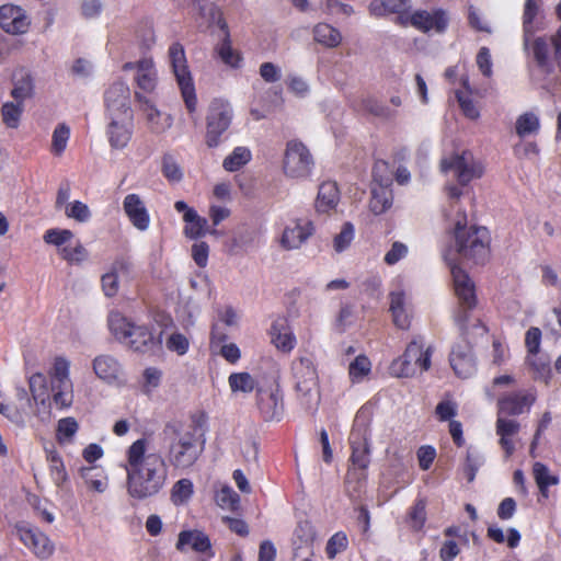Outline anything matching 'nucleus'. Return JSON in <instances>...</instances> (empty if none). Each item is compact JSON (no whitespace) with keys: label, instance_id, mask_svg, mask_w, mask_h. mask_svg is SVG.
I'll return each instance as SVG.
<instances>
[{"label":"nucleus","instance_id":"9b49d317","mask_svg":"<svg viewBox=\"0 0 561 561\" xmlns=\"http://www.w3.org/2000/svg\"><path fill=\"white\" fill-rule=\"evenodd\" d=\"M388 169L385 161H377L373 168V186L371 198L369 201V208L375 215H380L387 211L392 205V191L391 178L383 175Z\"/></svg>","mask_w":561,"mask_h":561},{"label":"nucleus","instance_id":"72a5a7b5","mask_svg":"<svg viewBox=\"0 0 561 561\" xmlns=\"http://www.w3.org/2000/svg\"><path fill=\"white\" fill-rule=\"evenodd\" d=\"M128 263L124 259H118L113 263L112 271L102 276V288L107 297H114L118 291V272H127Z\"/></svg>","mask_w":561,"mask_h":561},{"label":"nucleus","instance_id":"6e6552de","mask_svg":"<svg viewBox=\"0 0 561 561\" xmlns=\"http://www.w3.org/2000/svg\"><path fill=\"white\" fill-rule=\"evenodd\" d=\"M232 116V107L228 102L214 100L210 103L206 117L205 142L207 147L216 148L221 144V136L230 127Z\"/></svg>","mask_w":561,"mask_h":561},{"label":"nucleus","instance_id":"6e6d98bb","mask_svg":"<svg viewBox=\"0 0 561 561\" xmlns=\"http://www.w3.org/2000/svg\"><path fill=\"white\" fill-rule=\"evenodd\" d=\"M162 174L164 178L173 183H178L183 179V172L175 161V159L167 153L162 158Z\"/></svg>","mask_w":561,"mask_h":561},{"label":"nucleus","instance_id":"a19ab883","mask_svg":"<svg viewBox=\"0 0 561 561\" xmlns=\"http://www.w3.org/2000/svg\"><path fill=\"white\" fill-rule=\"evenodd\" d=\"M69 367L70 363L65 357H57L55 359L50 371L51 387L64 385L66 388H69V385H72L69 378Z\"/></svg>","mask_w":561,"mask_h":561},{"label":"nucleus","instance_id":"2f4dec72","mask_svg":"<svg viewBox=\"0 0 561 561\" xmlns=\"http://www.w3.org/2000/svg\"><path fill=\"white\" fill-rule=\"evenodd\" d=\"M368 9L374 16H386L411 9V0H373Z\"/></svg>","mask_w":561,"mask_h":561},{"label":"nucleus","instance_id":"603ef678","mask_svg":"<svg viewBox=\"0 0 561 561\" xmlns=\"http://www.w3.org/2000/svg\"><path fill=\"white\" fill-rule=\"evenodd\" d=\"M354 233H355L354 226L348 221L344 222L341 231L333 239L334 250L337 253H341L344 250H346L351 245V243L354 239Z\"/></svg>","mask_w":561,"mask_h":561},{"label":"nucleus","instance_id":"0e129e2a","mask_svg":"<svg viewBox=\"0 0 561 561\" xmlns=\"http://www.w3.org/2000/svg\"><path fill=\"white\" fill-rule=\"evenodd\" d=\"M362 107L378 117H388L390 115L389 108L374 98L363 99Z\"/></svg>","mask_w":561,"mask_h":561},{"label":"nucleus","instance_id":"423d86ee","mask_svg":"<svg viewBox=\"0 0 561 561\" xmlns=\"http://www.w3.org/2000/svg\"><path fill=\"white\" fill-rule=\"evenodd\" d=\"M108 325L115 337L131 350L145 353L156 344L152 332L145 325H136L119 313L110 316Z\"/></svg>","mask_w":561,"mask_h":561},{"label":"nucleus","instance_id":"a211bd4d","mask_svg":"<svg viewBox=\"0 0 561 561\" xmlns=\"http://www.w3.org/2000/svg\"><path fill=\"white\" fill-rule=\"evenodd\" d=\"M256 405L264 421L279 420L283 414V396L278 389H257Z\"/></svg>","mask_w":561,"mask_h":561},{"label":"nucleus","instance_id":"37998d69","mask_svg":"<svg viewBox=\"0 0 561 561\" xmlns=\"http://www.w3.org/2000/svg\"><path fill=\"white\" fill-rule=\"evenodd\" d=\"M24 104L18 101L5 102L1 108L2 122L8 128H18Z\"/></svg>","mask_w":561,"mask_h":561},{"label":"nucleus","instance_id":"338daca9","mask_svg":"<svg viewBox=\"0 0 561 561\" xmlns=\"http://www.w3.org/2000/svg\"><path fill=\"white\" fill-rule=\"evenodd\" d=\"M541 341V331L536 327H531L525 336V344L529 354H537L539 352Z\"/></svg>","mask_w":561,"mask_h":561},{"label":"nucleus","instance_id":"6ab92c4d","mask_svg":"<svg viewBox=\"0 0 561 561\" xmlns=\"http://www.w3.org/2000/svg\"><path fill=\"white\" fill-rule=\"evenodd\" d=\"M314 232L313 224L309 220H296L294 227H286L280 238L285 250L299 249Z\"/></svg>","mask_w":561,"mask_h":561},{"label":"nucleus","instance_id":"0eeeda50","mask_svg":"<svg viewBox=\"0 0 561 561\" xmlns=\"http://www.w3.org/2000/svg\"><path fill=\"white\" fill-rule=\"evenodd\" d=\"M169 59L186 108L193 113L196 110L197 99L182 44L175 42L169 47Z\"/></svg>","mask_w":561,"mask_h":561},{"label":"nucleus","instance_id":"ddd939ff","mask_svg":"<svg viewBox=\"0 0 561 561\" xmlns=\"http://www.w3.org/2000/svg\"><path fill=\"white\" fill-rule=\"evenodd\" d=\"M440 167L444 172L453 171L462 186L483 174L482 167L473 160L472 154L468 151L455 154L449 160H443Z\"/></svg>","mask_w":561,"mask_h":561},{"label":"nucleus","instance_id":"4c0bfd02","mask_svg":"<svg viewBox=\"0 0 561 561\" xmlns=\"http://www.w3.org/2000/svg\"><path fill=\"white\" fill-rule=\"evenodd\" d=\"M28 386L32 393V399L35 401V403L45 405L46 402L49 401L47 381L43 374H33L28 379Z\"/></svg>","mask_w":561,"mask_h":561},{"label":"nucleus","instance_id":"f8f14e48","mask_svg":"<svg viewBox=\"0 0 561 561\" xmlns=\"http://www.w3.org/2000/svg\"><path fill=\"white\" fill-rule=\"evenodd\" d=\"M348 439L352 448V463L359 469H366L370 463L369 428L368 422L360 414L355 417Z\"/></svg>","mask_w":561,"mask_h":561},{"label":"nucleus","instance_id":"5701e85b","mask_svg":"<svg viewBox=\"0 0 561 561\" xmlns=\"http://www.w3.org/2000/svg\"><path fill=\"white\" fill-rule=\"evenodd\" d=\"M92 368L98 378L107 383L119 381L123 377V367L119 362L108 354L96 356Z\"/></svg>","mask_w":561,"mask_h":561},{"label":"nucleus","instance_id":"864d4df0","mask_svg":"<svg viewBox=\"0 0 561 561\" xmlns=\"http://www.w3.org/2000/svg\"><path fill=\"white\" fill-rule=\"evenodd\" d=\"M426 503L424 500H417L415 504L411 507L408 520L410 526L414 530H420L423 528L426 520Z\"/></svg>","mask_w":561,"mask_h":561},{"label":"nucleus","instance_id":"09e8293b","mask_svg":"<svg viewBox=\"0 0 561 561\" xmlns=\"http://www.w3.org/2000/svg\"><path fill=\"white\" fill-rule=\"evenodd\" d=\"M229 386L233 392L249 393L255 388V380L249 373H234L229 376Z\"/></svg>","mask_w":561,"mask_h":561},{"label":"nucleus","instance_id":"a18cd8bd","mask_svg":"<svg viewBox=\"0 0 561 561\" xmlns=\"http://www.w3.org/2000/svg\"><path fill=\"white\" fill-rule=\"evenodd\" d=\"M80 476L90 489L99 493H103L107 488L106 478L94 467L82 468Z\"/></svg>","mask_w":561,"mask_h":561},{"label":"nucleus","instance_id":"393cba45","mask_svg":"<svg viewBox=\"0 0 561 561\" xmlns=\"http://www.w3.org/2000/svg\"><path fill=\"white\" fill-rule=\"evenodd\" d=\"M271 341L275 347L284 353H289L296 345V337L285 319H277L271 325Z\"/></svg>","mask_w":561,"mask_h":561},{"label":"nucleus","instance_id":"de8ad7c7","mask_svg":"<svg viewBox=\"0 0 561 561\" xmlns=\"http://www.w3.org/2000/svg\"><path fill=\"white\" fill-rule=\"evenodd\" d=\"M59 255L69 264H80L88 257V251L80 241L73 247L65 245L58 250Z\"/></svg>","mask_w":561,"mask_h":561},{"label":"nucleus","instance_id":"f257e3e1","mask_svg":"<svg viewBox=\"0 0 561 561\" xmlns=\"http://www.w3.org/2000/svg\"><path fill=\"white\" fill-rule=\"evenodd\" d=\"M206 415H194L187 425L179 422L165 424L167 457L157 450L147 437L131 443L125 451L127 494L138 501L159 495L168 483L169 468L187 471L202 457L206 437L203 425Z\"/></svg>","mask_w":561,"mask_h":561},{"label":"nucleus","instance_id":"49530a36","mask_svg":"<svg viewBox=\"0 0 561 561\" xmlns=\"http://www.w3.org/2000/svg\"><path fill=\"white\" fill-rule=\"evenodd\" d=\"M69 137H70V127L67 124L60 123L55 127V129L53 131V136H51V152L55 156L59 157L64 153V151L66 150Z\"/></svg>","mask_w":561,"mask_h":561},{"label":"nucleus","instance_id":"b1692460","mask_svg":"<svg viewBox=\"0 0 561 561\" xmlns=\"http://www.w3.org/2000/svg\"><path fill=\"white\" fill-rule=\"evenodd\" d=\"M520 428V424L515 420L506 419L505 415H497L496 434L500 436L499 444L505 451L506 457H511L515 450L512 437L515 436Z\"/></svg>","mask_w":561,"mask_h":561},{"label":"nucleus","instance_id":"4d7b16f0","mask_svg":"<svg viewBox=\"0 0 561 561\" xmlns=\"http://www.w3.org/2000/svg\"><path fill=\"white\" fill-rule=\"evenodd\" d=\"M73 238L72 231L68 229H48L43 239L47 244H53L58 247V250L65 245Z\"/></svg>","mask_w":561,"mask_h":561},{"label":"nucleus","instance_id":"aec40b11","mask_svg":"<svg viewBox=\"0 0 561 561\" xmlns=\"http://www.w3.org/2000/svg\"><path fill=\"white\" fill-rule=\"evenodd\" d=\"M535 397L526 391L511 392L497 401V414L500 415H519L525 411H528Z\"/></svg>","mask_w":561,"mask_h":561},{"label":"nucleus","instance_id":"7c9ffc66","mask_svg":"<svg viewBox=\"0 0 561 561\" xmlns=\"http://www.w3.org/2000/svg\"><path fill=\"white\" fill-rule=\"evenodd\" d=\"M390 311L393 323L400 329L410 327V317L405 310V295L403 291L390 293Z\"/></svg>","mask_w":561,"mask_h":561},{"label":"nucleus","instance_id":"9d476101","mask_svg":"<svg viewBox=\"0 0 561 561\" xmlns=\"http://www.w3.org/2000/svg\"><path fill=\"white\" fill-rule=\"evenodd\" d=\"M314 165L309 149L299 140H290L286 145L283 170L291 179H306L311 174Z\"/></svg>","mask_w":561,"mask_h":561},{"label":"nucleus","instance_id":"a878e982","mask_svg":"<svg viewBox=\"0 0 561 561\" xmlns=\"http://www.w3.org/2000/svg\"><path fill=\"white\" fill-rule=\"evenodd\" d=\"M193 10L205 20L208 26L217 25L221 31L228 30V24L224 18L222 11L214 3L207 0H192Z\"/></svg>","mask_w":561,"mask_h":561},{"label":"nucleus","instance_id":"412c9836","mask_svg":"<svg viewBox=\"0 0 561 561\" xmlns=\"http://www.w3.org/2000/svg\"><path fill=\"white\" fill-rule=\"evenodd\" d=\"M107 126L108 141L112 148H125L133 135V118L126 116H108Z\"/></svg>","mask_w":561,"mask_h":561},{"label":"nucleus","instance_id":"cd10ccee","mask_svg":"<svg viewBox=\"0 0 561 561\" xmlns=\"http://www.w3.org/2000/svg\"><path fill=\"white\" fill-rule=\"evenodd\" d=\"M186 546L197 552H205L211 547L209 537L201 530H183L179 534L176 549L183 551Z\"/></svg>","mask_w":561,"mask_h":561},{"label":"nucleus","instance_id":"4468645a","mask_svg":"<svg viewBox=\"0 0 561 561\" xmlns=\"http://www.w3.org/2000/svg\"><path fill=\"white\" fill-rule=\"evenodd\" d=\"M104 102L108 116H126L134 118L130 107V90L123 82H114L104 93Z\"/></svg>","mask_w":561,"mask_h":561},{"label":"nucleus","instance_id":"2eb2a0df","mask_svg":"<svg viewBox=\"0 0 561 561\" xmlns=\"http://www.w3.org/2000/svg\"><path fill=\"white\" fill-rule=\"evenodd\" d=\"M16 533L21 541L30 548L37 558L46 560L53 556L55 550L54 543L38 528L18 525Z\"/></svg>","mask_w":561,"mask_h":561},{"label":"nucleus","instance_id":"13d9d810","mask_svg":"<svg viewBox=\"0 0 561 561\" xmlns=\"http://www.w3.org/2000/svg\"><path fill=\"white\" fill-rule=\"evenodd\" d=\"M370 360L365 355H358L348 367V374L353 381H358L369 374Z\"/></svg>","mask_w":561,"mask_h":561},{"label":"nucleus","instance_id":"4be33fe9","mask_svg":"<svg viewBox=\"0 0 561 561\" xmlns=\"http://www.w3.org/2000/svg\"><path fill=\"white\" fill-rule=\"evenodd\" d=\"M123 208L129 221L140 231L148 229L150 216L138 194H128L123 201Z\"/></svg>","mask_w":561,"mask_h":561},{"label":"nucleus","instance_id":"e433bc0d","mask_svg":"<svg viewBox=\"0 0 561 561\" xmlns=\"http://www.w3.org/2000/svg\"><path fill=\"white\" fill-rule=\"evenodd\" d=\"M136 99L140 103V108L146 115L147 123L149 128L153 133H161L164 127L160 124L161 113L158 111L154 105L140 93L136 92Z\"/></svg>","mask_w":561,"mask_h":561},{"label":"nucleus","instance_id":"bb28decb","mask_svg":"<svg viewBox=\"0 0 561 561\" xmlns=\"http://www.w3.org/2000/svg\"><path fill=\"white\" fill-rule=\"evenodd\" d=\"M13 89L11 96L14 101L24 103L34 95V79L28 70L21 68L12 76Z\"/></svg>","mask_w":561,"mask_h":561},{"label":"nucleus","instance_id":"f704fd0d","mask_svg":"<svg viewBox=\"0 0 561 561\" xmlns=\"http://www.w3.org/2000/svg\"><path fill=\"white\" fill-rule=\"evenodd\" d=\"M533 474L543 497H548V488L559 483V478L550 473L549 468L542 462H535Z\"/></svg>","mask_w":561,"mask_h":561},{"label":"nucleus","instance_id":"774afa93","mask_svg":"<svg viewBox=\"0 0 561 561\" xmlns=\"http://www.w3.org/2000/svg\"><path fill=\"white\" fill-rule=\"evenodd\" d=\"M167 346L179 355H183L187 352L188 340L183 334L174 333L168 339Z\"/></svg>","mask_w":561,"mask_h":561},{"label":"nucleus","instance_id":"c9c22d12","mask_svg":"<svg viewBox=\"0 0 561 561\" xmlns=\"http://www.w3.org/2000/svg\"><path fill=\"white\" fill-rule=\"evenodd\" d=\"M222 32L224 38L221 43L217 46V54L219 58L222 60V62H225L226 65L232 68H239L242 58L239 55V53L232 49L229 28Z\"/></svg>","mask_w":561,"mask_h":561},{"label":"nucleus","instance_id":"5fc2aeb1","mask_svg":"<svg viewBox=\"0 0 561 561\" xmlns=\"http://www.w3.org/2000/svg\"><path fill=\"white\" fill-rule=\"evenodd\" d=\"M193 494V483L188 479L176 481L171 491V497L174 504L186 502Z\"/></svg>","mask_w":561,"mask_h":561},{"label":"nucleus","instance_id":"8fccbe9b","mask_svg":"<svg viewBox=\"0 0 561 561\" xmlns=\"http://www.w3.org/2000/svg\"><path fill=\"white\" fill-rule=\"evenodd\" d=\"M483 462L484 459L479 451L471 448L467 450L466 461L463 465V472L469 483L474 480L476 474L480 467L483 465Z\"/></svg>","mask_w":561,"mask_h":561},{"label":"nucleus","instance_id":"ea45409f","mask_svg":"<svg viewBox=\"0 0 561 561\" xmlns=\"http://www.w3.org/2000/svg\"><path fill=\"white\" fill-rule=\"evenodd\" d=\"M47 460L53 481L57 486L64 485L68 481V474L60 455L56 450H50L48 451Z\"/></svg>","mask_w":561,"mask_h":561},{"label":"nucleus","instance_id":"39448f33","mask_svg":"<svg viewBox=\"0 0 561 561\" xmlns=\"http://www.w3.org/2000/svg\"><path fill=\"white\" fill-rule=\"evenodd\" d=\"M295 390L300 405L309 412L317 411L320 403L319 376L313 359L300 356L291 364Z\"/></svg>","mask_w":561,"mask_h":561},{"label":"nucleus","instance_id":"c03bdc74","mask_svg":"<svg viewBox=\"0 0 561 561\" xmlns=\"http://www.w3.org/2000/svg\"><path fill=\"white\" fill-rule=\"evenodd\" d=\"M79 430V424L75 417H64L58 421L56 438L59 444L72 442L73 436Z\"/></svg>","mask_w":561,"mask_h":561},{"label":"nucleus","instance_id":"79ce46f5","mask_svg":"<svg viewBox=\"0 0 561 561\" xmlns=\"http://www.w3.org/2000/svg\"><path fill=\"white\" fill-rule=\"evenodd\" d=\"M515 128L519 137L536 134L540 128L539 117L534 112H526L518 116Z\"/></svg>","mask_w":561,"mask_h":561},{"label":"nucleus","instance_id":"bf43d9fd","mask_svg":"<svg viewBox=\"0 0 561 561\" xmlns=\"http://www.w3.org/2000/svg\"><path fill=\"white\" fill-rule=\"evenodd\" d=\"M348 540L343 531L335 533L327 542L325 553L329 559H334L336 554L346 550Z\"/></svg>","mask_w":561,"mask_h":561},{"label":"nucleus","instance_id":"58836bf2","mask_svg":"<svg viewBox=\"0 0 561 561\" xmlns=\"http://www.w3.org/2000/svg\"><path fill=\"white\" fill-rule=\"evenodd\" d=\"M251 151L247 147H236L233 151L224 159L222 167L229 172L238 171L251 160Z\"/></svg>","mask_w":561,"mask_h":561},{"label":"nucleus","instance_id":"c756f323","mask_svg":"<svg viewBox=\"0 0 561 561\" xmlns=\"http://www.w3.org/2000/svg\"><path fill=\"white\" fill-rule=\"evenodd\" d=\"M136 82L145 92H152L157 84V72L152 59L144 58L137 61Z\"/></svg>","mask_w":561,"mask_h":561},{"label":"nucleus","instance_id":"1a4fd4ad","mask_svg":"<svg viewBox=\"0 0 561 561\" xmlns=\"http://www.w3.org/2000/svg\"><path fill=\"white\" fill-rule=\"evenodd\" d=\"M432 348L423 350L421 342L413 340L405 348L404 354L393 360L391 370L397 377H411L416 373L428 370L431 367Z\"/></svg>","mask_w":561,"mask_h":561},{"label":"nucleus","instance_id":"f03ea898","mask_svg":"<svg viewBox=\"0 0 561 561\" xmlns=\"http://www.w3.org/2000/svg\"><path fill=\"white\" fill-rule=\"evenodd\" d=\"M450 272L454 279L455 294L459 301V308L455 313V322L460 330L461 341L456 343L450 352L449 362L455 374L461 378H469L476 371V357L469 339L483 336L486 327L480 319H471L470 310L477 306V297L473 282L459 266L449 260Z\"/></svg>","mask_w":561,"mask_h":561},{"label":"nucleus","instance_id":"680f3d73","mask_svg":"<svg viewBox=\"0 0 561 561\" xmlns=\"http://www.w3.org/2000/svg\"><path fill=\"white\" fill-rule=\"evenodd\" d=\"M456 98L459 103V106L462 113L470 119H477L480 115L478 108L476 107L471 96L465 92L457 91Z\"/></svg>","mask_w":561,"mask_h":561},{"label":"nucleus","instance_id":"3c124183","mask_svg":"<svg viewBox=\"0 0 561 561\" xmlns=\"http://www.w3.org/2000/svg\"><path fill=\"white\" fill-rule=\"evenodd\" d=\"M65 215L78 222H87L91 218V210L87 204L75 201L66 205Z\"/></svg>","mask_w":561,"mask_h":561},{"label":"nucleus","instance_id":"7ed1b4c3","mask_svg":"<svg viewBox=\"0 0 561 561\" xmlns=\"http://www.w3.org/2000/svg\"><path fill=\"white\" fill-rule=\"evenodd\" d=\"M538 5L534 0H526L523 13V46L528 57L531 58L537 71L549 78L554 72L553 60L550 55L551 35L531 37L534 34L533 22L538 13Z\"/></svg>","mask_w":561,"mask_h":561},{"label":"nucleus","instance_id":"473e14b6","mask_svg":"<svg viewBox=\"0 0 561 561\" xmlns=\"http://www.w3.org/2000/svg\"><path fill=\"white\" fill-rule=\"evenodd\" d=\"M312 33L314 41L328 48L337 47L342 42L340 31L328 23H318Z\"/></svg>","mask_w":561,"mask_h":561},{"label":"nucleus","instance_id":"052dcab7","mask_svg":"<svg viewBox=\"0 0 561 561\" xmlns=\"http://www.w3.org/2000/svg\"><path fill=\"white\" fill-rule=\"evenodd\" d=\"M54 391L53 399L56 405L59 408H68L72 403V385H69V388L66 386H54L51 387Z\"/></svg>","mask_w":561,"mask_h":561},{"label":"nucleus","instance_id":"20e7f679","mask_svg":"<svg viewBox=\"0 0 561 561\" xmlns=\"http://www.w3.org/2000/svg\"><path fill=\"white\" fill-rule=\"evenodd\" d=\"M454 250L459 259L471 261L474 264H483L489 256L490 236L485 227H467V218L463 215L457 220L454 229Z\"/></svg>","mask_w":561,"mask_h":561},{"label":"nucleus","instance_id":"c85d7f7f","mask_svg":"<svg viewBox=\"0 0 561 561\" xmlns=\"http://www.w3.org/2000/svg\"><path fill=\"white\" fill-rule=\"evenodd\" d=\"M340 199V192L335 182L327 181L319 186L316 199L318 211L327 213L334 208Z\"/></svg>","mask_w":561,"mask_h":561},{"label":"nucleus","instance_id":"dca6fc26","mask_svg":"<svg viewBox=\"0 0 561 561\" xmlns=\"http://www.w3.org/2000/svg\"><path fill=\"white\" fill-rule=\"evenodd\" d=\"M31 20L25 10L13 4L0 7V27L8 34L22 35L27 33Z\"/></svg>","mask_w":561,"mask_h":561},{"label":"nucleus","instance_id":"e2e57ef3","mask_svg":"<svg viewBox=\"0 0 561 561\" xmlns=\"http://www.w3.org/2000/svg\"><path fill=\"white\" fill-rule=\"evenodd\" d=\"M294 535L301 542V545H306L310 548L314 540L316 531L312 525L308 520H305L298 523Z\"/></svg>","mask_w":561,"mask_h":561},{"label":"nucleus","instance_id":"69168bd1","mask_svg":"<svg viewBox=\"0 0 561 561\" xmlns=\"http://www.w3.org/2000/svg\"><path fill=\"white\" fill-rule=\"evenodd\" d=\"M408 253V247L399 241L392 243L391 249L385 255V262L388 265H393L403 259Z\"/></svg>","mask_w":561,"mask_h":561},{"label":"nucleus","instance_id":"f3484780","mask_svg":"<svg viewBox=\"0 0 561 561\" xmlns=\"http://www.w3.org/2000/svg\"><path fill=\"white\" fill-rule=\"evenodd\" d=\"M412 26L420 32L428 33L435 31L438 34L447 30L449 19L447 12L443 9H435L433 11L416 10L411 13Z\"/></svg>","mask_w":561,"mask_h":561}]
</instances>
